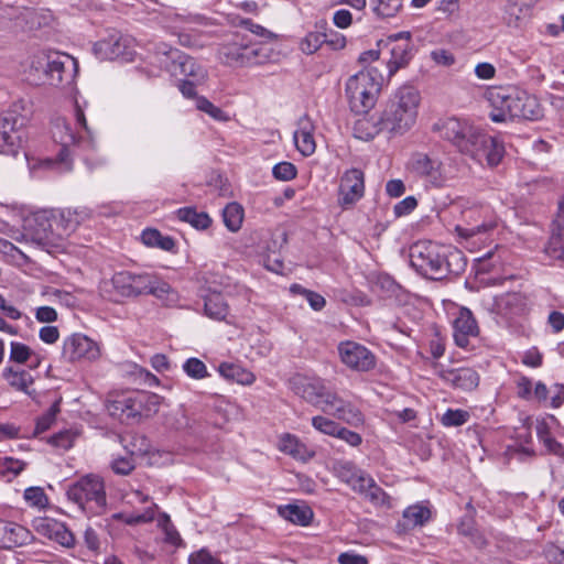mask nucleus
Instances as JSON below:
<instances>
[{
    "mask_svg": "<svg viewBox=\"0 0 564 564\" xmlns=\"http://www.w3.org/2000/svg\"><path fill=\"white\" fill-rule=\"evenodd\" d=\"M112 518L117 519V520H122L124 523H127L129 525L148 523L154 519V509L148 508L142 513H134V514H130V516H124L123 513H116L112 516Z\"/></svg>",
    "mask_w": 564,
    "mask_h": 564,
    "instance_id": "obj_62",
    "label": "nucleus"
},
{
    "mask_svg": "<svg viewBox=\"0 0 564 564\" xmlns=\"http://www.w3.org/2000/svg\"><path fill=\"white\" fill-rule=\"evenodd\" d=\"M278 53L270 46L269 42H248L246 54V67L264 65L275 61Z\"/></svg>",
    "mask_w": 564,
    "mask_h": 564,
    "instance_id": "obj_34",
    "label": "nucleus"
},
{
    "mask_svg": "<svg viewBox=\"0 0 564 564\" xmlns=\"http://www.w3.org/2000/svg\"><path fill=\"white\" fill-rule=\"evenodd\" d=\"M323 412L356 427L362 425L365 422L361 411L352 403L341 399L335 392L330 397L329 401H327V405L323 406Z\"/></svg>",
    "mask_w": 564,
    "mask_h": 564,
    "instance_id": "obj_21",
    "label": "nucleus"
},
{
    "mask_svg": "<svg viewBox=\"0 0 564 564\" xmlns=\"http://www.w3.org/2000/svg\"><path fill=\"white\" fill-rule=\"evenodd\" d=\"M183 370L185 373L193 379H203L208 376L205 364L198 358H188L184 365Z\"/></svg>",
    "mask_w": 564,
    "mask_h": 564,
    "instance_id": "obj_59",
    "label": "nucleus"
},
{
    "mask_svg": "<svg viewBox=\"0 0 564 564\" xmlns=\"http://www.w3.org/2000/svg\"><path fill=\"white\" fill-rule=\"evenodd\" d=\"M99 357V345L84 334L74 333L63 339L61 358L65 362L95 361Z\"/></svg>",
    "mask_w": 564,
    "mask_h": 564,
    "instance_id": "obj_12",
    "label": "nucleus"
},
{
    "mask_svg": "<svg viewBox=\"0 0 564 564\" xmlns=\"http://www.w3.org/2000/svg\"><path fill=\"white\" fill-rule=\"evenodd\" d=\"M430 510L421 505L408 507L403 512V519L406 528L423 525L430 518Z\"/></svg>",
    "mask_w": 564,
    "mask_h": 564,
    "instance_id": "obj_49",
    "label": "nucleus"
},
{
    "mask_svg": "<svg viewBox=\"0 0 564 564\" xmlns=\"http://www.w3.org/2000/svg\"><path fill=\"white\" fill-rule=\"evenodd\" d=\"M205 313L208 317L223 321L228 314V304L220 292L213 291L205 297Z\"/></svg>",
    "mask_w": 564,
    "mask_h": 564,
    "instance_id": "obj_40",
    "label": "nucleus"
},
{
    "mask_svg": "<svg viewBox=\"0 0 564 564\" xmlns=\"http://www.w3.org/2000/svg\"><path fill=\"white\" fill-rule=\"evenodd\" d=\"M382 50L389 54L386 64L390 78L399 69L406 67L413 56L410 32H400L389 36Z\"/></svg>",
    "mask_w": 564,
    "mask_h": 564,
    "instance_id": "obj_13",
    "label": "nucleus"
},
{
    "mask_svg": "<svg viewBox=\"0 0 564 564\" xmlns=\"http://www.w3.org/2000/svg\"><path fill=\"white\" fill-rule=\"evenodd\" d=\"M534 0H509L506 7L509 24H517L531 14Z\"/></svg>",
    "mask_w": 564,
    "mask_h": 564,
    "instance_id": "obj_42",
    "label": "nucleus"
},
{
    "mask_svg": "<svg viewBox=\"0 0 564 564\" xmlns=\"http://www.w3.org/2000/svg\"><path fill=\"white\" fill-rule=\"evenodd\" d=\"M53 224H54V235L57 239H63L64 237L72 234L77 226L88 217V214L85 210L77 209H61V210H52Z\"/></svg>",
    "mask_w": 564,
    "mask_h": 564,
    "instance_id": "obj_25",
    "label": "nucleus"
},
{
    "mask_svg": "<svg viewBox=\"0 0 564 564\" xmlns=\"http://www.w3.org/2000/svg\"><path fill=\"white\" fill-rule=\"evenodd\" d=\"M469 420V413L462 409H448L441 419L444 426H462Z\"/></svg>",
    "mask_w": 564,
    "mask_h": 564,
    "instance_id": "obj_55",
    "label": "nucleus"
},
{
    "mask_svg": "<svg viewBox=\"0 0 564 564\" xmlns=\"http://www.w3.org/2000/svg\"><path fill=\"white\" fill-rule=\"evenodd\" d=\"M25 466L26 464L24 462L13 457L0 458V473L3 476L17 477Z\"/></svg>",
    "mask_w": 564,
    "mask_h": 564,
    "instance_id": "obj_60",
    "label": "nucleus"
},
{
    "mask_svg": "<svg viewBox=\"0 0 564 564\" xmlns=\"http://www.w3.org/2000/svg\"><path fill=\"white\" fill-rule=\"evenodd\" d=\"M34 530L42 536H45L59 545L72 549L76 544L73 532L64 522L51 517L36 518L33 521Z\"/></svg>",
    "mask_w": 564,
    "mask_h": 564,
    "instance_id": "obj_19",
    "label": "nucleus"
},
{
    "mask_svg": "<svg viewBox=\"0 0 564 564\" xmlns=\"http://www.w3.org/2000/svg\"><path fill=\"white\" fill-rule=\"evenodd\" d=\"M195 105L198 110L206 112L213 119L219 121H226L228 119L227 115L219 107L215 106L204 96L196 97Z\"/></svg>",
    "mask_w": 564,
    "mask_h": 564,
    "instance_id": "obj_58",
    "label": "nucleus"
},
{
    "mask_svg": "<svg viewBox=\"0 0 564 564\" xmlns=\"http://www.w3.org/2000/svg\"><path fill=\"white\" fill-rule=\"evenodd\" d=\"M31 540V532L26 528L14 522L0 520V549L22 546Z\"/></svg>",
    "mask_w": 564,
    "mask_h": 564,
    "instance_id": "obj_29",
    "label": "nucleus"
},
{
    "mask_svg": "<svg viewBox=\"0 0 564 564\" xmlns=\"http://www.w3.org/2000/svg\"><path fill=\"white\" fill-rule=\"evenodd\" d=\"M127 40L118 32L110 33L107 37L94 44V53L101 59H115L126 54Z\"/></svg>",
    "mask_w": 564,
    "mask_h": 564,
    "instance_id": "obj_31",
    "label": "nucleus"
},
{
    "mask_svg": "<svg viewBox=\"0 0 564 564\" xmlns=\"http://www.w3.org/2000/svg\"><path fill=\"white\" fill-rule=\"evenodd\" d=\"M23 497L31 507L44 508L48 502L47 496L41 487L26 488Z\"/></svg>",
    "mask_w": 564,
    "mask_h": 564,
    "instance_id": "obj_61",
    "label": "nucleus"
},
{
    "mask_svg": "<svg viewBox=\"0 0 564 564\" xmlns=\"http://www.w3.org/2000/svg\"><path fill=\"white\" fill-rule=\"evenodd\" d=\"M464 224L456 225L458 237L471 245L484 241L497 223L489 207L471 206L462 212Z\"/></svg>",
    "mask_w": 564,
    "mask_h": 564,
    "instance_id": "obj_8",
    "label": "nucleus"
},
{
    "mask_svg": "<svg viewBox=\"0 0 564 564\" xmlns=\"http://www.w3.org/2000/svg\"><path fill=\"white\" fill-rule=\"evenodd\" d=\"M78 73V62L65 53H52L46 56L44 74L51 86L70 87Z\"/></svg>",
    "mask_w": 564,
    "mask_h": 564,
    "instance_id": "obj_9",
    "label": "nucleus"
},
{
    "mask_svg": "<svg viewBox=\"0 0 564 564\" xmlns=\"http://www.w3.org/2000/svg\"><path fill=\"white\" fill-rule=\"evenodd\" d=\"M544 557L554 564H564V549L550 543L543 550Z\"/></svg>",
    "mask_w": 564,
    "mask_h": 564,
    "instance_id": "obj_64",
    "label": "nucleus"
},
{
    "mask_svg": "<svg viewBox=\"0 0 564 564\" xmlns=\"http://www.w3.org/2000/svg\"><path fill=\"white\" fill-rule=\"evenodd\" d=\"M290 383L295 394L321 411H323L324 405H327V401H329L334 393L326 387L324 381L318 378H307L297 375L291 379Z\"/></svg>",
    "mask_w": 564,
    "mask_h": 564,
    "instance_id": "obj_14",
    "label": "nucleus"
},
{
    "mask_svg": "<svg viewBox=\"0 0 564 564\" xmlns=\"http://www.w3.org/2000/svg\"><path fill=\"white\" fill-rule=\"evenodd\" d=\"M381 124L379 122V116L378 117H371L370 119L364 118L359 119L355 124V134L359 139L364 140H370L373 139L377 134H379L382 131H386L384 129L380 128Z\"/></svg>",
    "mask_w": 564,
    "mask_h": 564,
    "instance_id": "obj_45",
    "label": "nucleus"
},
{
    "mask_svg": "<svg viewBox=\"0 0 564 564\" xmlns=\"http://www.w3.org/2000/svg\"><path fill=\"white\" fill-rule=\"evenodd\" d=\"M433 130L438 132L441 138L453 143L464 154H467L474 142L473 139L476 138L479 131L468 121L457 118L440 120L433 126Z\"/></svg>",
    "mask_w": 564,
    "mask_h": 564,
    "instance_id": "obj_10",
    "label": "nucleus"
},
{
    "mask_svg": "<svg viewBox=\"0 0 564 564\" xmlns=\"http://www.w3.org/2000/svg\"><path fill=\"white\" fill-rule=\"evenodd\" d=\"M218 371L225 379L236 381L237 383L243 386L252 384L256 380V377L251 371L242 368L240 365L232 362L220 364Z\"/></svg>",
    "mask_w": 564,
    "mask_h": 564,
    "instance_id": "obj_38",
    "label": "nucleus"
},
{
    "mask_svg": "<svg viewBox=\"0 0 564 564\" xmlns=\"http://www.w3.org/2000/svg\"><path fill=\"white\" fill-rule=\"evenodd\" d=\"M494 311L507 318L525 314L531 306L529 296L521 292H507L494 297Z\"/></svg>",
    "mask_w": 564,
    "mask_h": 564,
    "instance_id": "obj_20",
    "label": "nucleus"
},
{
    "mask_svg": "<svg viewBox=\"0 0 564 564\" xmlns=\"http://www.w3.org/2000/svg\"><path fill=\"white\" fill-rule=\"evenodd\" d=\"M161 398L144 391H117L108 394L106 409L112 417L130 424L158 412Z\"/></svg>",
    "mask_w": 564,
    "mask_h": 564,
    "instance_id": "obj_4",
    "label": "nucleus"
},
{
    "mask_svg": "<svg viewBox=\"0 0 564 564\" xmlns=\"http://www.w3.org/2000/svg\"><path fill=\"white\" fill-rule=\"evenodd\" d=\"M538 437L543 443L549 453L558 457H564V447L555 438H553L546 427L538 430Z\"/></svg>",
    "mask_w": 564,
    "mask_h": 564,
    "instance_id": "obj_56",
    "label": "nucleus"
},
{
    "mask_svg": "<svg viewBox=\"0 0 564 564\" xmlns=\"http://www.w3.org/2000/svg\"><path fill=\"white\" fill-rule=\"evenodd\" d=\"M74 117L77 124L76 130L73 129L72 122L66 118L58 117L53 121L52 134L54 140L62 147L59 151L62 162L66 160L67 149L70 145H75L82 138L79 129L88 132L85 113L77 102L75 105Z\"/></svg>",
    "mask_w": 564,
    "mask_h": 564,
    "instance_id": "obj_11",
    "label": "nucleus"
},
{
    "mask_svg": "<svg viewBox=\"0 0 564 564\" xmlns=\"http://www.w3.org/2000/svg\"><path fill=\"white\" fill-rule=\"evenodd\" d=\"M466 155L478 163L487 162L490 166L500 163L505 154L503 143L496 137L478 131Z\"/></svg>",
    "mask_w": 564,
    "mask_h": 564,
    "instance_id": "obj_15",
    "label": "nucleus"
},
{
    "mask_svg": "<svg viewBox=\"0 0 564 564\" xmlns=\"http://www.w3.org/2000/svg\"><path fill=\"white\" fill-rule=\"evenodd\" d=\"M516 89L506 87H492L485 94V99L490 108L489 118L495 122L512 120L513 98Z\"/></svg>",
    "mask_w": 564,
    "mask_h": 564,
    "instance_id": "obj_17",
    "label": "nucleus"
},
{
    "mask_svg": "<svg viewBox=\"0 0 564 564\" xmlns=\"http://www.w3.org/2000/svg\"><path fill=\"white\" fill-rule=\"evenodd\" d=\"M349 487L372 503H383L386 500V492L383 489L379 487L375 479L364 470L359 473L356 480Z\"/></svg>",
    "mask_w": 564,
    "mask_h": 564,
    "instance_id": "obj_32",
    "label": "nucleus"
},
{
    "mask_svg": "<svg viewBox=\"0 0 564 564\" xmlns=\"http://www.w3.org/2000/svg\"><path fill=\"white\" fill-rule=\"evenodd\" d=\"M365 192L364 173L358 169H350L344 173L339 185L340 205H351L358 202Z\"/></svg>",
    "mask_w": 564,
    "mask_h": 564,
    "instance_id": "obj_23",
    "label": "nucleus"
},
{
    "mask_svg": "<svg viewBox=\"0 0 564 564\" xmlns=\"http://www.w3.org/2000/svg\"><path fill=\"white\" fill-rule=\"evenodd\" d=\"M383 82L384 76L373 66L350 76L346 84L350 109L356 113H367L376 105Z\"/></svg>",
    "mask_w": 564,
    "mask_h": 564,
    "instance_id": "obj_5",
    "label": "nucleus"
},
{
    "mask_svg": "<svg viewBox=\"0 0 564 564\" xmlns=\"http://www.w3.org/2000/svg\"><path fill=\"white\" fill-rule=\"evenodd\" d=\"M290 292L292 294H297V295L303 296L308 302L310 306L314 311H321L326 305V301L321 294H318L314 291L307 290L300 284H296V283L292 284L290 286Z\"/></svg>",
    "mask_w": 564,
    "mask_h": 564,
    "instance_id": "obj_51",
    "label": "nucleus"
},
{
    "mask_svg": "<svg viewBox=\"0 0 564 564\" xmlns=\"http://www.w3.org/2000/svg\"><path fill=\"white\" fill-rule=\"evenodd\" d=\"M513 119L539 120L543 117V108L535 96L527 91H514Z\"/></svg>",
    "mask_w": 564,
    "mask_h": 564,
    "instance_id": "obj_26",
    "label": "nucleus"
},
{
    "mask_svg": "<svg viewBox=\"0 0 564 564\" xmlns=\"http://www.w3.org/2000/svg\"><path fill=\"white\" fill-rule=\"evenodd\" d=\"M158 527L164 533V541L171 545L178 546L182 543V539L176 528L171 521V518L167 513L162 512L158 518Z\"/></svg>",
    "mask_w": 564,
    "mask_h": 564,
    "instance_id": "obj_50",
    "label": "nucleus"
},
{
    "mask_svg": "<svg viewBox=\"0 0 564 564\" xmlns=\"http://www.w3.org/2000/svg\"><path fill=\"white\" fill-rule=\"evenodd\" d=\"M110 467L117 475L127 476L135 468V462L132 454L127 456H117L112 459Z\"/></svg>",
    "mask_w": 564,
    "mask_h": 564,
    "instance_id": "obj_57",
    "label": "nucleus"
},
{
    "mask_svg": "<svg viewBox=\"0 0 564 564\" xmlns=\"http://www.w3.org/2000/svg\"><path fill=\"white\" fill-rule=\"evenodd\" d=\"M66 496L88 517L100 516L107 509V494L104 479L94 474L80 477L69 485Z\"/></svg>",
    "mask_w": 564,
    "mask_h": 564,
    "instance_id": "obj_6",
    "label": "nucleus"
},
{
    "mask_svg": "<svg viewBox=\"0 0 564 564\" xmlns=\"http://www.w3.org/2000/svg\"><path fill=\"white\" fill-rule=\"evenodd\" d=\"M328 42V34L310 32L300 44L301 51L305 54L315 53L324 43Z\"/></svg>",
    "mask_w": 564,
    "mask_h": 564,
    "instance_id": "obj_52",
    "label": "nucleus"
},
{
    "mask_svg": "<svg viewBox=\"0 0 564 564\" xmlns=\"http://www.w3.org/2000/svg\"><path fill=\"white\" fill-rule=\"evenodd\" d=\"M176 216L180 220L188 223L192 227L204 230L207 229L212 224V218L205 212H198L194 207H183L176 212Z\"/></svg>",
    "mask_w": 564,
    "mask_h": 564,
    "instance_id": "obj_41",
    "label": "nucleus"
},
{
    "mask_svg": "<svg viewBox=\"0 0 564 564\" xmlns=\"http://www.w3.org/2000/svg\"><path fill=\"white\" fill-rule=\"evenodd\" d=\"M174 66L186 77V80L204 82L207 78L206 68L195 58L184 53L177 55Z\"/></svg>",
    "mask_w": 564,
    "mask_h": 564,
    "instance_id": "obj_36",
    "label": "nucleus"
},
{
    "mask_svg": "<svg viewBox=\"0 0 564 564\" xmlns=\"http://www.w3.org/2000/svg\"><path fill=\"white\" fill-rule=\"evenodd\" d=\"M546 252L564 261V199L560 204L556 228L549 240Z\"/></svg>",
    "mask_w": 564,
    "mask_h": 564,
    "instance_id": "obj_37",
    "label": "nucleus"
},
{
    "mask_svg": "<svg viewBox=\"0 0 564 564\" xmlns=\"http://www.w3.org/2000/svg\"><path fill=\"white\" fill-rule=\"evenodd\" d=\"M410 263L417 273L432 280L458 275L466 268V259L460 251L454 249L444 253L431 241H420L410 248Z\"/></svg>",
    "mask_w": 564,
    "mask_h": 564,
    "instance_id": "obj_1",
    "label": "nucleus"
},
{
    "mask_svg": "<svg viewBox=\"0 0 564 564\" xmlns=\"http://www.w3.org/2000/svg\"><path fill=\"white\" fill-rule=\"evenodd\" d=\"M479 328L473 313L468 308H462L454 321V340L458 347L466 348L469 338L476 337Z\"/></svg>",
    "mask_w": 564,
    "mask_h": 564,
    "instance_id": "obj_28",
    "label": "nucleus"
},
{
    "mask_svg": "<svg viewBox=\"0 0 564 564\" xmlns=\"http://www.w3.org/2000/svg\"><path fill=\"white\" fill-rule=\"evenodd\" d=\"M3 378L8 381L9 386L18 391H22L29 397L34 398L36 392L33 389L34 378L30 371L8 367L3 370Z\"/></svg>",
    "mask_w": 564,
    "mask_h": 564,
    "instance_id": "obj_33",
    "label": "nucleus"
},
{
    "mask_svg": "<svg viewBox=\"0 0 564 564\" xmlns=\"http://www.w3.org/2000/svg\"><path fill=\"white\" fill-rule=\"evenodd\" d=\"M438 376L444 382L465 391H470L479 384V375L468 367L442 369Z\"/></svg>",
    "mask_w": 564,
    "mask_h": 564,
    "instance_id": "obj_27",
    "label": "nucleus"
},
{
    "mask_svg": "<svg viewBox=\"0 0 564 564\" xmlns=\"http://www.w3.org/2000/svg\"><path fill=\"white\" fill-rule=\"evenodd\" d=\"M279 513L285 520L299 525H307L313 519V511L308 506H283L279 508Z\"/></svg>",
    "mask_w": 564,
    "mask_h": 564,
    "instance_id": "obj_39",
    "label": "nucleus"
},
{
    "mask_svg": "<svg viewBox=\"0 0 564 564\" xmlns=\"http://www.w3.org/2000/svg\"><path fill=\"white\" fill-rule=\"evenodd\" d=\"M315 126L312 119L304 115L297 121V129L294 132L293 139L296 149L304 156L312 155L316 150V142L314 139Z\"/></svg>",
    "mask_w": 564,
    "mask_h": 564,
    "instance_id": "obj_30",
    "label": "nucleus"
},
{
    "mask_svg": "<svg viewBox=\"0 0 564 564\" xmlns=\"http://www.w3.org/2000/svg\"><path fill=\"white\" fill-rule=\"evenodd\" d=\"M340 360L356 371H369L376 366L375 355L364 345L356 341H343L338 345Z\"/></svg>",
    "mask_w": 564,
    "mask_h": 564,
    "instance_id": "obj_16",
    "label": "nucleus"
},
{
    "mask_svg": "<svg viewBox=\"0 0 564 564\" xmlns=\"http://www.w3.org/2000/svg\"><path fill=\"white\" fill-rule=\"evenodd\" d=\"M313 427L322 434L335 437L336 433H338L339 424L334 420L323 416L315 415L312 417Z\"/></svg>",
    "mask_w": 564,
    "mask_h": 564,
    "instance_id": "obj_54",
    "label": "nucleus"
},
{
    "mask_svg": "<svg viewBox=\"0 0 564 564\" xmlns=\"http://www.w3.org/2000/svg\"><path fill=\"white\" fill-rule=\"evenodd\" d=\"M10 360L18 364H24L31 360L32 367L34 368L40 365L39 356L35 355L29 346L19 341H12L10 344Z\"/></svg>",
    "mask_w": 564,
    "mask_h": 564,
    "instance_id": "obj_46",
    "label": "nucleus"
},
{
    "mask_svg": "<svg viewBox=\"0 0 564 564\" xmlns=\"http://www.w3.org/2000/svg\"><path fill=\"white\" fill-rule=\"evenodd\" d=\"M238 25L245 28L253 35L260 37L261 39L260 42H269V41H273L276 39V35L273 32H271L270 30L265 29L264 26H262L258 23H254L250 19H240L238 22Z\"/></svg>",
    "mask_w": 564,
    "mask_h": 564,
    "instance_id": "obj_53",
    "label": "nucleus"
},
{
    "mask_svg": "<svg viewBox=\"0 0 564 564\" xmlns=\"http://www.w3.org/2000/svg\"><path fill=\"white\" fill-rule=\"evenodd\" d=\"M421 95L410 85L398 88L389 98L386 107L379 116L381 129L391 135H402L416 122Z\"/></svg>",
    "mask_w": 564,
    "mask_h": 564,
    "instance_id": "obj_3",
    "label": "nucleus"
},
{
    "mask_svg": "<svg viewBox=\"0 0 564 564\" xmlns=\"http://www.w3.org/2000/svg\"><path fill=\"white\" fill-rule=\"evenodd\" d=\"M334 475L343 482L350 486L361 471L352 462L338 460L333 466Z\"/></svg>",
    "mask_w": 564,
    "mask_h": 564,
    "instance_id": "obj_48",
    "label": "nucleus"
},
{
    "mask_svg": "<svg viewBox=\"0 0 564 564\" xmlns=\"http://www.w3.org/2000/svg\"><path fill=\"white\" fill-rule=\"evenodd\" d=\"M18 121L12 112H7L0 118V153L13 156L18 154L21 148Z\"/></svg>",
    "mask_w": 564,
    "mask_h": 564,
    "instance_id": "obj_22",
    "label": "nucleus"
},
{
    "mask_svg": "<svg viewBox=\"0 0 564 564\" xmlns=\"http://www.w3.org/2000/svg\"><path fill=\"white\" fill-rule=\"evenodd\" d=\"M406 170L435 188L446 186L455 177L451 166H447L437 155L420 151L411 154Z\"/></svg>",
    "mask_w": 564,
    "mask_h": 564,
    "instance_id": "obj_7",
    "label": "nucleus"
},
{
    "mask_svg": "<svg viewBox=\"0 0 564 564\" xmlns=\"http://www.w3.org/2000/svg\"><path fill=\"white\" fill-rule=\"evenodd\" d=\"M223 219L230 231H238L243 220V208L238 203H229L223 210Z\"/></svg>",
    "mask_w": 564,
    "mask_h": 564,
    "instance_id": "obj_47",
    "label": "nucleus"
},
{
    "mask_svg": "<svg viewBox=\"0 0 564 564\" xmlns=\"http://www.w3.org/2000/svg\"><path fill=\"white\" fill-rule=\"evenodd\" d=\"M372 12L380 19L394 18L403 7V0H370Z\"/></svg>",
    "mask_w": 564,
    "mask_h": 564,
    "instance_id": "obj_44",
    "label": "nucleus"
},
{
    "mask_svg": "<svg viewBox=\"0 0 564 564\" xmlns=\"http://www.w3.org/2000/svg\"><path fill=\"white\" fill-rule=\"evenodd\" d=\"M279 449L301 462H308L315 453L292 434L285 433L279 440Z\"/></svg>",
    "mask_w": 564,
    "mask_h": 564,
    "instance_id": "obj_35",
    "label": "nucleus"
},
{
    "mask_svg": "<svg viewBox=\"0 0 564 564\" xmlns=\"http://www.w3.org/2000/svg\"><path fill=\"white\" fill-rule=\"evenodd\" d=\"M141 239L148 247H156L164 251H172L175 247L173 238L164 236L159 230L152 228L144 229Z\"/></svg>",
    "mask_w": 564,
    "mask_h": 564,
    "instance_id": "obj_43",
    "label": "nucleus"
},
{
    "mask_svg": "<svg viewBox=\"0 0 564 564\" xmlns=\"http://www.w3.org/2000/svg\"><path fill=\"white\" fill-rule=\"evenodd\" d=\"M170 289L166 282L154 274L131 271L116 272L111 279L102 281L99 285L101 296L115 303L143 294L162 297L170 292Z\"/></svg>",
    "mask_w": 564,
    "mask_h": 564,
    "instance_id": "obj_2",
    "label": "nucleus"
},
{
    "mask_svg": "<svg viewBox=\"0 0 564 564\" xmlns=\"http://www.w3.org/2000/svg\"><path fill=\"white\" fill-rule=\"evenodd\" d=\"M28 235L40 246H46L57 240L54 235L52 210H40L25 219Z\"/></svg>",
    "mask_w": 564,
    "mask_h": 564,
    "instance_id": "obj_18",
    "label": "nucleus"
},
{
    "mask_svg": "<svg viewBox=\"0 0 564 564\" xmlns=\"http://www.w3.org/2000/svg\"><path fill=\"white\" fill-rule=\"evenodd\" d=\"M273 176L280 181H291L296 176V167L290 162H280L272 169Z\"/></svg>",
    "mask_w": 564,
    "mask_h": 564,
    "instance_id": "obj_63",
    "label": "nucleus"
},
{
    "mask_svg": "<svg viewBox=\"0 0 564 564\" xmlns=\"http://www.w3.org/2000/svg\"><path fill=\"white\" fill-rule=\"evenodd\" d=\"M248 42L243 35L235 34L230 41L219 46L218 57L220 62L230 67H246Z\"/></svg>",
    "mask_w": 564,
    "mask_h": 564,
    "instance_id": "obj_24",
    "label": "nucleus"
}]
</instances>
